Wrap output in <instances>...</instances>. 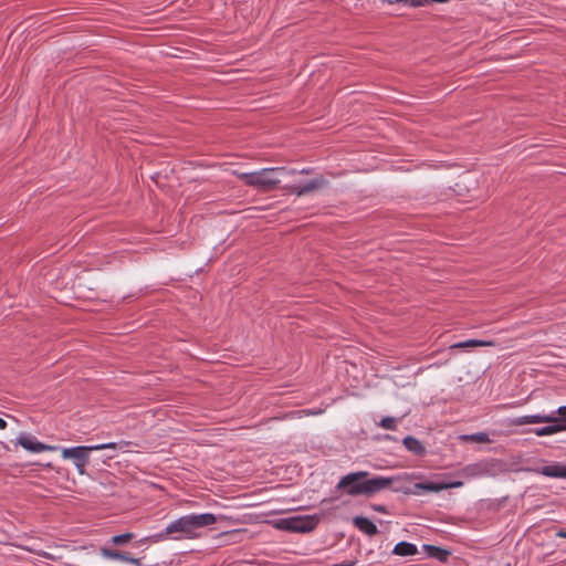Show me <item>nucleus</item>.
I'll use <instances>...</instances> for the list:
<instances>
[{
    "label": "nucleus",
    "mask_w": 566,
    "mask_h": 566,
    "mask_svg": "<svg viewBox=\"0 0 566 566\" xmlns=\"http://www.w3.org/2000/svg\"><path fill=\"white\" fill-rule=\"evenodd\" d=\"M375 510H376L377 512H381V513H384V512L386 511V510H385V506H382V505H377V506H375Z\"/></svg>",
    "instance_id": "nucleus-29"
},
{
    "label": "nucleus",
    "mask_w": 566,
    "mask_h": 566,
    "mask_svg": "<svg viewBox=\"0 0 566 566\" xmlns=\"http://www.w3.org/2000/svg\"><path fill=\"white\" fill-rule=\"evenodd\" d=\"M319 522V516L305 515V516H291L283 518L280 522V527L285 531L295 533H306L313 531Z\"/></svg>",
    "instance_id": "nucleus-5"
},
{
    "label": "nucleus",
    "mask_w": 566,
    "mask_h": 566,
    "mask_svg": "<svg viewBox=\"0 0 566 566\" xmlns=\"http://www.w3.org/2000/svg\"><path fill=\"white\" fill-rule=\"evenodd\" d=\"M133 538H134L133 533H123V534L114 535L109 542L115 546H123V545H126L128 542H130Z\"/></svg>",
    "instance_id": "nucleus-20"
},
{
    "label": "nucleus",
    "mask_w": 566,
    "mask_h": 566,
    "mask_svg": "<svg viewBox=\"0 0 566 566\" xmlns=\"http://www.w3.org/2000/svg\"><path fill=\"white\" fill-rule=\"evenodd\" d=\"M159 542H164V535H163L161 531L159 533L151 534V535L145 536V537L136 541L134 543V546L139 547L147 543H159Z\"/></svg>",
    "instance_id": "nucleus-19"
},
{
    "label": "nucleus",
    "mask_w": 566,
    "mask_h": 566,
    "mask_svg": "<svg viewBox=\"0 0 566 566\" xmlns=\"http://www.w3.org/2000/svg\"><path fill=\"white\" fill-rule=\"evenodd\" d=\"M405 448L416 455H422L426 452V448L420 440L415 437L407 436L402 441Z\"/></svg>",
    "instance_id": "nucleus-13"
},
{
    "label": "nucleus",
    "mask_w": 566,
    "mask_h": 566,
    "mask_svg": "<svg viewBox=\"0 0 566 566\" xmlns=\"http://www.w3.org/2000/svg\"><path fill=\"white\" fill-rule=\"evenodd\" d=\"M17 443L20 444L24 450L30 451L32 453H40L43 451H55L59 449L56 446H50L42 443L35 437L21 433L17 440Z\"/></svg>",
    "instance_id": "nucleus-7"
},
{
    "label": "nucleus",
    "mask_w": 566,
    "mask_h": 566,
    "mask_svg": "<svg viewBox=\"0 0 566 566\" xmlns=\"http://www.w3.org/2000/svg\"><path fill=\"white\" fill-rule=\"evenodd\" d=\"M494 347L496 342L493 339H468L464 342L454 343L450 348H468V347Z\"/></svg>",
    "instance_id": "nucleus-12"
},
{
    "label": "nucleus",
    "mask_w": 566,
    "mask_h": 566,
    "mask_svg": "<svg viewBox=\"0 0 566 566\" xmlns=\"http://www.w3.org/2000/svg\"><path fill=\"white\" fill-rule=\"evenodd\" d=\"M94 451L93 446H77L62 448V458L71 459L80 475L85 474L90 461V452Z\"/></svg>",
    "instance_id": "nucleus-6"
},
{
    "label": "nucleus",
    "mask_w": 566,
    "mask_h": 566,
    "mask_svg": "<svg viewBox=\"0 0 566 566\" xmlns=\"http://www.w3.org/2000/svg\"><path fill=\"white\" fill-rule=\"evenodd\" d=\"M463 473L467 476H476L480 474L479 468L476 465H469L463 469Z\"/></svg>",
    "instance_id": "nucleus-23"
},
{
    "label": "nucleus",
    "mask_w": 566,
    "mask_h": 566,
    "mask_svg": "<svg viewBox=\"0 0 566 566\" xmlns=\"http://www.w3.org/2000/svg\"><path fill=\"white\" fill-rule=\"evenodd\" d=\"M416 493L420 494L419 491L424 492H439L443 490L442 483L437 482H424V483H416L415 484Z\"/></svg>",
    "instance_id": "nucleus-17"
},
{
    "label": "nucleus",
    "mask_w": 566,
    "mask_h": 566,
    "mask_svg": "<svg viewBox=\"0 0 566 566\" xmlns=\"http://www.w3.org/2000/svg\"><path fill=\"white\" fill-rule=\"evenodd\" d=\"M324 184V180L322 178L312 179L308 182L301 185V186H293L291 188V191L295 193L296 196L301 197L304 195H307L312 192L315 189H318Z\"/></svg>",
    "instance_id": "nucleus-11"
},
{
    "label": "nucleus",
    "mask_w": 566,
    "mask_h": 566,
    "mask_svg": "<svg viewBox=\"0 0 566 566\" xmlns=\"http://www.w3.org/2000/svg\"><path fill=\"white\" fill-rule=\"evenodd\" d=\"M534 471L547 478L566 479V465L559 462H551Z\"/></svg>",
    "instance_id": "nucleus-8"
},
{
    "label": "nucleus",
    "mask_w": 566,
    "mask_h": 566,
    "mask_svg": "<svg viewBox=\"0 0 566 566\" xmlns=\"http://www.w3.org/2000/svg\"><path fill=\"white\" fill-rule=\"evenodd\" d=\"M397 480L396 476H371L367 471H357L342 476L336 484V489L349 496L371 497L384 490L390 489Z\"/></svg>",
    "instance_id": "nucleus-1"
},
{
    "label": "nucleus",
    "mask_w": 566,
    "mask_h": 566,
    "mask_svg": "<svg viewBox=\"0 0 566 566\" xmlns=\"http://www.w3.org/2000/svg\"><path fill=\"white\" fill-rule=\"evenodd\" d=\"M99 554L102 557L113 560H120V562H127L129 554L128 553H122L119 551L109 549L106 546H103L99 548Z\"/></svg>",
    "instance_id": "nucleus-16"
},
{
    "label": "nucleus",
    "mask_w": 566,
    "mask_h": 566,
    "mask_svg": "<svg viewBox=\"0 0 566 566\" xmlns=\"http://www.w3.org/2000/svg\"><path fill=\"white\" fill-rule=\"evenodd\" d=\"M462 439L465 441H474V442H479V443L490 442L489 434L485 432H475L472 434H464V436H462Z\"/></svg>",
    "instance_id": "nucleus-21"
},
{
    "label": "nucleus",
    "mask_w": 566,
    "mask_h": 566,
    "mask_svg": "<svg viewBox=\"0 0 566 566\" xmlns=\"http://www.w3.org/2000/svg\"><path fill=\"white\" fill-rule=\"evenodd\" d=\"M126 563H129L134 566H142V563H140V559L136 558V557H133L132 555H129L128 559Z\"/></svg>",
    "instance_id": "nucleus-25"
},
{
    "label": "nucleus",
    "mask_w": 566,
    "mask_h": 566,
    "mask_svg": "<svg viewBox=\"0 0 566 566\" xmlns=\"http://www.w3.org/2000/svg\"><path fill=\"white\" fill-rule=\"evenodd\" d=\"M556 536H558V537H563V538H566V531H565V530H559V531L556 533Z\"/></svg>",
    "instance_id": "nucleus-27"
},
{
    "label": "nucleus",
    "mask_w": 566,
    "mask_h": 566,
    "mask_svg": "<svg viewBox=\"0 0 566 566\" xmlns=\"http://www.w3.org/2000/svg\"><path fill=\"white\" fill-rule=\"evenodd\" d=\"M423 548L430 557L437 558L441 562L446 560L449 555V552L433 545H423Z\"/></svg>",
    "instance_id": "nucleus-18"
},
{
    "label": "nucleus",
    "mask_w": 566,
    "mask_h": 566,
    "mask_svg": "<svg viewBox=\"0 0 566 566\" xmlns=\"http://www.w3.org/2000/svg\"><path fill=\"white\" fill-rule=\"evenodd\" d=\"M441 483H442L443 490L457 489V488H461L463 485L462 481H451V482H441Z\"/></svg>",
    "instance_id": "nucleus-24"
},
{
    "label": "nucleus",
    "mask_w": 566,
    "mask_h": 566,
    "mask_svg": "<svg viewBox=\"0 0 566 566\" xmlns=\"http://www.w3.org/2000/svg\"><path fill=\"white\" fill-rule=\"evenodd\" d=\"M300 172H301V174H308V170H306V169H302Z\"/></svg>",
    "instance_id": "nucleus-30"
},
{
    "label": "nucleus",
    "mask_w": 566,
    "mask_h": 566,
    "mask_svg": "<svg viewBox=\"0 0 566 566\" xmlns=\"http://www.w3.org/2000/svg\"><path fill=\"white\" fill-rule=\"evenodd\" d=\"M392 553L398 556H412L418 553V548L412 543L399 542L395 545Z\"/></svg>",
    "instance_id": "nucleus-14"
},
{
    "label": "nucleus",
    "mask_w": 566,
    "mask_h": 566,
    "mask_svg": "<svg viewBox=\"0 0 566 566\" xmlns=\"http://www.w3.org/2000/svg\"><path fill=\"white\" fill-rule=\"evenodd\" d=\"M353 523L360 532L368 536H374L378 533L376 524L367 517L355 516Z\"/></svg>",
    "instance_id": "nucleus-10"
},
{
    "label": "nucleus",
    "mask_w": 566,
    "mask_h": 566,
    "mask_svg": "<svg viewBox=\"0 0 566 566\" xmlns=\"http://www.w3.org/2000/svg\"><path fill=\"white\" fill-rule=\"evenodd\" d=\"M129 441H119V442H107V443H101V444H93L94 451H101L106 449L117 450L125 452L130 447Z\"/></svg>",
    "instance_id": "nucleus-15"
},
{
    "label": "nucleus",
    "mask_w": 566,
    "mask_h": 566,
    "mask_svg": "<svg viewBox=\"0 0 566 566\" xmlns=\"http://www.w3.org/2000/svg\"><path fill=\"white\" fill-rule=\"evenodd\" d=\"M231 517L226 515H214L212 513H191L182 515L170 523L161 531L164 541L172 539H196L200 537L199 530L210 526L218 521H231Z\"/></svg>",
    "instance_id": "nucleus-2"
},
{
    "label": "nucleus",
    "mask_w": 566,
    "mask_h": 566,
    "mask_svg": "<svg viewBox=\"0 0 566 566\" xmlns=\"http://www.w3.org/2000/svg\"><path fill=\"white\" fill-rule=\"evenodd\" d=\"M552 420H546L544 423L548 426L536 428L532 430L537 437L552 436L566 430V406L557 408V410L545 413Z\"/></svg>",
    "instance_id": "nucleus-4"
},
{
    "label": "nucleus",
    "mask_w": 566,
    "mask_h": 566,
    "mask_svg": "<svg viewBox=\"0 0 566 566\" xmlns=\"http://www.w3.org/2000/svg\"><path fill=\"white\" fill-rule=\"evenodd\" d=\"M296 171L294 169H286L285 167H273L263 168L261 170L251 172L234 171L233 174L247 186L266 191L273 189L276 185L281 182V179L279 178L277 175H292Z\"/></svg>",
    "instance_id": "nucleus-3"
},
{
    "label": "nucleus",
    "mask_w": 566,
    "mask_h": 566,
    "mask_svg": "<svg viewBox=\"0 0 566 566\" xmlns=\"http://www.w3.org/2000/svg\"><path fill=\"white\" fill-rule=\"evenodd\" d=\"M398 420L394 417H385L381 419L379 426L386 430H396Z\"/></svg>",
    "instance_id": "nucleus-22"
},
{
    "label": "nucleus",
    "mask_w": 566,
    "mask_h": 566,
    "mask_svg": "<svg viewBox=\"0 0 566 566\" xmlns=\"http://www.w3.org/2000/svg\"><path fill=\"white\" fill-rule=\"evenodd\" d=\"M6 427H7L6 420L0 417V430L6 429Z\"/></svg>",
    "instance_id": "nucleus-28"
},
{
    "label": "nucleus",
    "mask_w": 566,
    "mask_h": 566,
    "mask_svg": "<svg viewBox=\"0 0 566 566\" xmlns=\"http://www.w3.org/2000/svg\"><path fill=\"white\" fill-rule=\"evenodd\" d=\"M546 420H552L545 416V413H534V415H525L515 417L510 420V424L512 426H524V424H533V423H543Z\"/></svg>",
    "instance_id": "nucleus-9"
},
{
    "label": "nucleus",
    "mask_w": 566,
    "mask_h": 566,
    "mask_svg": "<svg viewBox=\"0 0 566 566\" xmlns=\"http://www.w3.org/2000/svg\"><path fill=\"white\" fill-rule=\"evenodd\" d=\"M301 412L304 415H307V416L308 415L316 416V415L322 413V410L321 409H318V410H302Z\"/></svg>",
    "instance_id": "nucleus-26"
}]
</instances>
